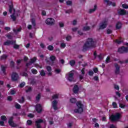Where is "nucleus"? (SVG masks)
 <instances>
[{
    "label": "nucleus",
    "instance_id": "obj_34",
    "mask_svg": "<svg viewBox=\"0 0 128 128\" xmlns=\"http://www.w3.org/2000/svg\"><path fill=\"white\" fill-rule=\"evenodd\" d=\"M12 8H14V6L12 5H10L9 6V12L12 14Z\"/></svg>",
    "mask_w": 128,
    "mask_h": 128
},
{
    "label": "nucleus",
    "instance_id": "obj_51",
    "mask_svg": "<svg viewBox=\"0 0 128 128\" xmlns=\"http://www.w3.org/2000/svg\"><path fill=\"white\" fill-rule=\"evenodd\" d=\"M110 56H108L106 60V64H108V62H110Z\"/></svg>",
    "mask_w": 128,
    "mask_h": 128
},
{
    "label": "nucleus",
    "instance_id": "obj_16",
    "mask_svg": "<svg viewBox=\"0 0 128 128\" xmlns=\"http://www.w3.org/2000/svg\"><path fill=\"white\" fill-rule=\"evenodd\" d=\"M94 58H96V56H98V58L102 60H104V57H102V54H100L99 55H98L96 54V51H95L94 53Z\"/></svg>",
    "mask_w": 128,
    "mask_h": 128
},
{
    "label": "nucleus",
    "instance_id": "obj_18",
    "mask_svg": "<svg viewBox=\"0 0 128 128\" xmlns=\"http://www.w3.org/2000/svg\"><path fill=\"white\" fill-rule=\"evenodd\" d=\"M18 102L20 104H24L26 102V99L24 96H22L20 99L18 100Z\"/></svg>",
    "mask_w": 128,
    "mask_h": 128
},
{
    "label": "nucleus",
    "instance_id": "obj_35",
    "mask_svg": "<svg viewBox=\"0 0 128 128\" xmlns=\"http://www.w3.org/2000/svg\"><path fill=\"white\" fill-rule=\"evenodd\" d=\"M112 106L114 108H118V104H116V102H113L112 104Z\"/></svg>",
    "mask_w": 128,
    "mask_h": 128
},
{
    "label": "nucleus",
    "instance_id": "obj_22",
    "mask_svg": "<svg viewBox=\"0 0 128 128\" xmlns=\"http://www.w3.org/2000/svg\"><path fill=\"white\" fill-rule=\"evenodd\" d=\"M14 107L16 110H20L22 108V106L18 102H15Z\"/></svg>",
    "mask_w": 128,
    "mask_h": 128
},
{
    "label": "nucleus",
    "instance_id": "obj_3",
    "mask_svg": "<svg viewBox=\"0 0 128 128\" xmlns=\"http://www.w3.org/2000/svg\"><path fill=\"white\" fill-rule=\"evenodd\" d=\"M120 118V113H116V114H112L110 116V120L111 122H118V120Z\"/></svg>",
    "mask_w": 128,
    "mask_h": 128
},
{
    "label": "nucleus",
    "instance_id": "obj_50",
    "mask_svg": "<svg viewBox=\"0 0 128 128\" xmlns=\"http://www.w3.org/2000/svg\"><path fill=\"white\" fill-rule=\"evenodd\" d=\"M66 40L68 42H70V40H72V36H67L66 37Z\"/></svg>",
    "mask_w": 128,
    "mask_h": 128
},
{
    "label": "nucleus",
    "instance_id": "obj_31",
    "mask_svg": "<svg viewBox=\"0 0 128 128\" xmlns=\"http://www.w3.org/2000/svg\"><path fill=\"white\" fill-rule=\"evenodd\" d=\"M36 62V57H34L33 58L30 59V62L31 64H34Z\"/></svg>",
    "mask_w": 128,
    "mask_h": 128
},
{
    "label": "nucleus",
    "instance_id": "obj_2",
    "mask_svg": "<svg viewBox=\"0 0 128 128\" xmlns=\"http://www.w3.org/2000/svg\"><path fill=\"white\" fill-rule=\"evenodd\" d=\"M76 106L78 108L74 110V112L76 114H82L84 112V104H82L81 101H78L76 102Z\"/></svg>",
    "mask_w": 128,
    "mask_h": 128
},
{
    "label": "nucleus",
    "instance_id": "obj_52",
    "mask_svg": "<svg viewBox=\"0 0 128 128\" xmlns=\"http://www.w3.org/2000/svg\"><path fill=\"white\" fill-rule=\"evenodd\" d=\"M70 12H72V9H70L66 11V14H70Z\"/></svg>",
    "mask_w": 128,
    "mask_h": 128
},
{
    "label": "nucleus",
    "instance_id": "obj_49",
    "mask_svg": "<svg viewBox=\"0 0 128 128\" xmlns=\"http://www.w3.org/2000/svg\"><path fill=\"white\" fill-rule=\"evenodd\" d=\"M27 124H28V126H32V121L30 120H28Z\"/></svg>",
    "mask_w": 128,
    "mask_h": 128
},
{
    "label": "nucleus",
    "instance_id": "obj_20",
    "mask_svg": "<svg viewBox=\"0 0 128 128\" xmlns=\"http://www.w3.org/2000/svg\"><path fill=\"white\" fill-rule=\"evenodd\" d=\"M97 6L96 5L94 6V8L93 9H90L89 10V14H92L94 12H96V10Z\"/></svg>",
    "mask_w": 128,
    "mask_h": 128
},
{
    "label": "nucleus",
    "instance_id": "obj_41",
    "mask_svg": "<svg viewBox=\"0 0 128 128\" xmlns=\"http://www.w3.org/2000/svg\"><path fill=\"white\" fill-rule=\"evenodd\" d=\"M32 24L33 26H36V20L34 18L32 20Z\"/></svg>",
    "mask_w": 128,
    "mask_h": 128
},
{
    "label": "nucleus",
    "instance_id": "obj_44",
    "mask_svg": "<svg viewBox=\"0 0 128 128\" xmlns=\"http://www.w3.org/2000/svg\"><path fill=\"white\" fill-rule=\"evenodd\" d=\"M1 120L4 122H6V116H1Z\"/></svg>",
    "mask_w": 128,
    "mask_h": 128
},
{
    "label": "nucleus",
    "instance_id": "obj_26",
    "mask_svg": "<svg viewBox=\"0 0 128 128\" xmlns=\"http://www.w3.org/2000/svg\"><path fill=\"white\" fill-rule=\"evenodd\" d=\"M70 102H72V104H76V98H72L70 99Z\"/></svg>",
    "mask_w": 128,
    "mask_h": 128
},
{
    "label": "nucleus",
    "instance_id": "obj_4",
    "mask_svg": "<svg viewBox=\"0 0 128 128\" xmlns=\"http://www.w3.org/2000/svg\"><path fill=\"white\" fill-rule=\"evenodd\" d=\"M117 52L119 54H126L128 52V47H124L122 46L119 48Z\"/></svg>",
    "mask_w": 128,
    "mask_h": 128
},
{
    "label": "nucleus",
    "instance_id": "obj_63",
    "mask_svg": "<svg viewBox=\"0 0 128 128\" xmlns=\"http://www.w3.org/2000/svg\"><path fill=\"white\" fill-rule=\"evenodd\" d=\"M22 76H23L28 77V73H26V72H23Z\"/></svg>",
    "mask_w": 128,
    "mask_h": 128
},
{
    "label": "nucleus",
    "instance_id": "obj_38",
    "mask_svg": "<svg viewBox=\"0 0 128 128\" xmlns=\"http://www.w3.org/2000/svg\"><path fill=\"white\" fill-rule=\"evenodd\" d=\"M52 98L53 100H56V98H58V94H56L52 96Z\"/></svg>",
    "mask_w": 128,
    "mask_h": 128
},
{
    "label": "nucleus",
    "instance_id": "obj_21",
    "mask_svg": "<svg viewBox=\"0 0 128 128\" xmlns=\"http://www.w3.org/2000/svg\"><path fill=\"white\" fill-rule=\"evenodd\" d=\"M8 56L7 55H6V54H4L0 57V60H6L8 58Z\"/></svg>",
    "mask_w": 128,
    "mask_h": 128
},
{
    "label": "nucleus",
    "instance_id": "obj_55",
    "mask_svg": "<svg viewBox=\"0 0 128 128\" xmlns=\"http://www.w3.org/2000/svg\"><path fill=\"white\" fill-rule=\"evenodd\" d=\"M106 32L108 34H110L112 32V30H110V29H108Z\"/></svg>",
    "mask_w": 128,
    "mask_h": 128
},
{
    "label": "nucleus",
    "instance_id": "obj_36",
    "mask_svg": "<svg viewBox=\"0 0 128 128\" xmlns=\"http://www.w3.org/2000/svg\"><path fill=\"white\" fill-rule=\"evenodd\" d=\"M32 72L33 74H38V70L36 69H32Z\"/></svg>",
    "mask_w": 128,
    "mask_h": 128
},
{
    "label": "nucleus",
    "instance_id": "obj_6",
    "mask_svg": "<svg viewBox=\"0 0 128 128\" xmlns=\"http://www.w3.org/2000/svg\"><path fill=\"white\" fill-rule=\"evenodd\" d=\"M8 122L10 126L12 128H16V125L14 122V117L11 116Z\"/></svg>",
    "mask_w": 128,
    "mask_h": 128
},
{
    "label": "nucleus",
    "instance_id": "obj_13",
    "mask_svg": "<svg viewBox=\"0 0 128 128\" xmlns=\"http://www.w3.org/2000/svg\"><path fill=\"white\" fill-rule=\"evenodd\" d=\"M16 42V40H8L7 41L4 42V46H10V44H14Z\"/></svg>",
    "mask_w": 128,
    "mask_h": 128
},
{
    "label": "nucleus",
    "instance_id": "obj_61",
    "mask_svg": "<svg viewBox=\"0 0 128 128\" xmlns=\"http://www.w3.org/2000/svg\"><path fill=\"white\" fill-rule=\"evenodd\" d=\"M40 46L42 48H46V45H44V44L43 43H41L40 44Z\"/></svg>",
    "mask_w": 128,
    "mask_h": 128
},
{
    "label": "nucleus",
    "instance_id": "obj_25",
    "mask_svg": "<svg viewBox=\"0 0 128 128\" xmlns=\"http://www.w3.org/2000/svg\"><path fill=\"white\" fill-rule=\"evenodd\" d=\"M40 74L41 76H46V72H44V70H41L40 72Z\"/></svg>",
    "mask_w": 128,
    "mask_h": 128
},
{
    "label": "nucleus",
    "instance_id": "obj_46",
    "mask_svg": "<svg viewBox=\"0 0 128 128\" xmlns=\"http://www.w3.org/2000/svg\"><path fill=\"white\" fill-rule=\"evenodd\" d=\"M20 30H22V28H19L17 30H16V29L13 30V32H20Z\"/></svg>",
    "mask_w": 128,
    "mask_h": 128
},
{
    "label": "nucleus",
    "instance_id": "obj_15",
    "mask_svg": "<svg viewBox=\"0 0 128 128\" xmlns=\"http://www.w3.org/2000/svg\"><path fill=\"white\" fill-rule=\"evenodd\" d=\"M118 14H119V16H126L127 12L126 10H124V9L120 8L118 11Z\"/></svg>",
    "mask_w": 128,
    "mask_h": 128
},
{
    "label": "nucleus",
    "instance_id": "obj_28",
    "mask_svg": "<svg viewBox=\"0 0 128 128\" xmlns=\"http://www.w3.org/2000/svg\"><path fill=\"white\" fill-rule=\"evenodd\" d=\"M1 70H2L3 74H6V68L4 66H1Z\"/></svg>",
    "mask_w": 128,
    "mask_h": 128
},
{
    "label": "nucleus",
    "instance_id": "obj_27",
    "mask_svg": "<svg viewBox=\"0 0 128 128\" xmlns=\"http://www.w3.org/2000/svg\"><path fill=\"white\" fill-rule=\"evenodd\" d=\"M14 45V48L15 50H18L20 48V45H18L16 43L14 44H12Z\"/></svg>",
    "mask_w": 128,
    "mask_h": 128
},
{
    "label": "nucleus",
    "instance_id": "obj_1",
    "mask_svg": "<svg viewBox=\"0 0 128 128\" xmlns=\"http://www.w3.org/2000/svg\"><path fill=\"white\" fill-rule=\"evenodd\" d=\"M96 48V42L92 38H88L86 42L84 44L82 48V52H86L88 48Z\"/></svg>",
    "mask_w": 128,
    "mask_h": 128
},
{
    "label": "nucleus",
    "instance_id": "obj_10",
    "mask_svg": "<svg viewBox=\"0 0 128 128\" xmlns=\"http://www.w3.org/2000/svg\"><path fill=\"white\" fill-rule=\"evenodd\" d=\"M44 122V120L42 119H38V120L35 122V126H36V128H42V126H40V124H42Z\"/></svg>",
    "mask_w": 128,
    "mask_h": 128
},
{
    "label": "nucleus",
    "instance_id": "obj_33",
    "mask_svg": "<svg viewBox=\"0 0 128 128\" xmlns=\"http://www.w3.org/2000/svg\"><path fill=\"white\" fill-rule=\"evenodd\" d=\"M48 50H50V51L54 50V46L52 45H49L48 46Z\"/></svg>",
    "mask_w": 128,
    "mask_h": 128
},
{
    "label": "nucleus",
    "instance_id": "obj_7",
    "mask_svg": "<svg viewBox=\"0 0 128 128\" xmlns=\"http://www.w3.org/2000/svg\"><path fill=\"white\" fill-rule=\"evenodd\" d=\"M106 26H108V22L106 20H104L100 24L99 30H104V28H106Z\"/></svg>",
    "mask_w": 128,
    "mask_h": 128
},
{
    "label": "nucleus",
    "instance_id": "obj_32",
    "mask_svg": "<svg viewBox=\"0 0 128 128\" xmlns=\"http://www.w3.org/2000/svg\"><path fill=\"white\" fill-rule=\"evenodd\" d=\"M56 58L54 56H50V60H52V62H54V60H56Z\"/></svg>",
    "mask_w": 128,
    "mask_h": 128
},
{
    "label": "nucleus",
    "instance_id": "obj_9",
    "mask_svg": "<svg viewBox=\"0 0 128 128\" xmlns=\"http://www.w3.org/2000/svg\"><path fill=\"white\" fill-rule=\"evenodd\" d=\"M74 74L73 72L68 73V82H74Z\"/></svg>",
    "mask_w": 128,
    "mask_h": 128
},
{
    "label": "nucleus",
    "instance_id": "obj_57",
    "mask_svg": "<svg viewBox=\"0 0 128 128\" xmlns=\"http://www.w3.org/2000/svg\"><path fill=\"white\" fill-rule=\"evenodd\" d=\"M59 26H60V28H64V23H62V22H60Z\"/></svg>",
    "mask_w": 128,
    "mask_h": 128
},
{
    "label": "nucleus",
    "instance_id": "obj_43",
    "mask_svg": "<svg viewBox=\"0 0 128 128\" xmlns=\"http://www.w3.org/2000/svg\"><path fill=\"white\" fill-rule=\"evenodd\" d=\"M26 86V83L24 82H22L19 85L20 88H24Z\"/></svg>",
    "mask_w": 128,
    "mask_h": 128
},
{
    "label": "nucleus",
    "instance_id": "obj_29",
    "mask_svg": "<svg viewBox=\"0 0 128 128\" xmlns=\"http://www.w3.org/2000/svg\"><path fill=\"white\" fill-rule=\"evenodd\" d=\"M66 46V44L65 43L62 42L60 44V48H64Z\"/></svg>",
    "mask_w": 128,
    "mask_h": 128
},
{
    "label": "nucleus",
    "instance_id": "obj_37",
    "mask_svg": "<svg viewBox=\"0 0 128 128\" xmlns=\"http://www.w3.org/2000/svg\"><path fill=\"white\" fill-rule=\"evenodd\" d=\"M12 20L14 22L16 21V17L14 16V14H12L10 16Z\"/></svg>",
    "mask_w": 128,
    "mask_h": 128
},
{
    "label": "nucleus",
    "instance_id": "obj_47",
    "mask_svg": "<svg viewBox=\"0 0 128 128\" xmlns=\"http://www.w3.org/2000/svg\"><path fill=\"white\" fill-rule=\"evenodd\" d=\"M32 87H28V90H26V92H32Z\"/></svg>",
    "mask_w": 128,
    "mask_h": 128
},
{
    "label": "nucleus",
    "instance_id": "obj_54",
    "mask_svg": "<svg viewBox=\"0 0 128 128\" xmlns=\"http://www.w3.org/2000/svg\"><path fill=\"white\" fill-rule=\"evenodd\" d=\"M122 7L123 8H128V6L126 4H122Z\"/></svg>",
    "mask_w": 128,
    "mask_h": 128
},
{
    "label": "nucleus",
    "instance_id": "obj_56",
    "mask_svg": "<svg viewBox=\"0 0 128 128\" xmlns=\"http://www.w3.org/2000/svg\"><path fill=\"white\" fill-rule=\"evenodd\" d=\"M93 70L95 74H96L98 72V68H93Z\"/></svg>",
    "mask_w": 128,
    "mask_h": 128
},
{
    "label": "nucleus",
    "instance_id": "obj_23",
    "mask_svg": "<svg viewBox=\"0 0 128 128\" xmlns=\"http://www.w3.org/2000/svg\"><path fill=\"white\" fill-rule=\"evenodd\" d=\"M90 30V26H85L83 28V30L85 32H88V30Z\"/></svg>",
    "mask_w": 128,
    "mask_h": 128
},
{
    "label": "nucleus",
    "instance_id": "obj_17",
    "mask_svg": "<svg viewBox=\"0 0 128 128\" xmlns=\"http://www.w3.org/2000/svg\"><path fill=\"white\" fill-rule=\"evenodd\" d=\"M78 90H80V88L78 87V85L75 84L72 89L73 92L76 94L78 92Z\"/></svg>",
    "mask_w": 128,
    "mask_h": 128
},
{
    "label": "nucleus",
    "instance_id": "obj_11",
    "mask_svg": "<svg viewBox=\"0 0 128 128\" xmlns=\"http://www.w3.org/2000/svg\"><path fill=\"white\" fill-rule=\"evenodd\" d=\"M52 106L54 110H58V101L56 100H54L52 102Z\"/></svg>",
    "mask_w": 128,
    "mask_h": 128
},
{
    "label": "nucleus",
    "instance_id": "obj_24",
    "mask_svg": "<svg viewBox=\"0 0 128 128\" xmlns=\"http://www.w3.org/2000/svg\"><path fill=\"white\" fill-rule=\"evenodd\" d=\"M70 64L71 66H74L76 64V61L74 60H72L70 61Z\"/></svg>",
    "mask_w": 128,
    "mask_h": 128
},
{
    "label": "nucleus",
    "instance_id": "obj_39",
    "mask_svg": "<svg viewBox=\"0 0 128 128\" xmlns=\"http://www.w3.org/2000/svg\"><path fill=\"white\" fill-rule=\"evenodd\" d=\"M88 74V76H94V71L92 70H89Z\"/></svg>",
    "mask_w": 128,
    "mask_h": 128
},
{
    "label": "nucleus",
    "instance_id": "obj_48",
    "mask_svg": "<svg viewBox=\"0 0 128 128\" xmlns=\"http://www.w3.org/2000/svg\"><path fill=\"white\" fill-rule=\"evenodd\" d=\"M10 66H11V68H14V61L10 62Z\"/></svg>",
    "mask_w": 128,
    "mask_h": 128
},
{
    "label": "nucleus",
    "instance_id": "obj_5",
    "mask_svg": "<svg viewBox=\"0 0 128 128\" xmlns=\"http://www.w3.org/2000/svg\"><path fill=\"white\" fill-rule=\"evenodd\" d=\"M56 21L54 19L52 18H48L46 20V24H48V26H54Z\"/></svg>",
    "mask_w": 128,
    "mask_h": 128
},
{
    "label": "nucleus",
    "instance_id": "obj_42",
    "mask_svg": "<svg viewBox=\"0 0 128 128\" xmlns=\"http://www.w3.org/2000/svg\"><path fill=\"white\" fill-rule=\"evenodd\" d=\"M46 70L48 72H52V67L50 66H46Z\"/></svg>",
    "mask_w": 128,
    "mask_h": 128
},
{
    "label": "nucleus",
    "instance_id": "obj_45",
    "mask_svg": "<svg viewBox=\"0 0 128 128\" xmlns=\"http://www.w3.org/2000/svg\"><path fill=\"white\" fill-rule=\"evenodd\" d=\"M66 4L67 6H72V1H70V0H68L66 2Z\"/></svg>",
    "mask_w": 128,
    "mask_h": 128
},
{
    "label": "nucleus",
    "instance_id": "obj_14",
    "mask_svg": "<svg viewBox=\"0 0 128 128\" xmlns=\"http://www.w3.org/2000/svg\"><path fill=\"white\" fill-rule=\"evenodd\" d=\"M114 66L116 68V70L114 71L115 74H120V67L119 66L118 64L116 63L114 64Z\"/></svg>",
    "mask_w": 128,
    "mask_h": 128
},
{
    "label": "nucleus",
    "instance_id": "obj_12",
    "mask_svg": "<svg viewBox=\"0 0 128 128\" xmlns=\"http://www.w3.org/2000/svg\"><path fill=\"white\" fill-rule=\"evenodd\" d=\"M11 78L12 82H16L18 80V74L16 72H13Z\"/></svg>",
    "mask_w": 128,
    "mask_h": 128
},
{
    "label": "nucleus",
    "instance_id": "obj_8",
    "mask_svg": "<svg viewBox=\"0 0 128 128\" xmlns=\"http://www.w3.org/2000/svg\"><path fill=\"white\" fill-rule=\"evenodd\" d=\"M36 110L38 114H40L42 112V107L40 104H37L35 106Z\"/></svg>",
    "mask_w": 128,
    "mask_h": 128
},
{
    "label": "nucleus",
    "instance_id": "obj_40",
    "mask_svg": "<svg viewBox=\"0 0 128 128\" xmlns=\"http://www.w3.org/2000/svg\"><path fill=\"white\" fill-rule=\"evenodd\" d=\"M105 2H106L108 6H111L112 5V2H110V0H104Z\"/></svg>",
    "mask_w": 128,
    "mask_h": 128
},
{
    "label": "nucleus",
    "instance_id": "obj_58",
    "mask_svg": "<svg viewBox=\"0 0 128 128\" xmlns=\"http://www.w3.org/2000/svg\"><path fill=\"white\" fill-rule=\"evenodd\" d=\"M28 118H34V116L32 114H28Z\"/></svg>",
    "mask_w": 128,
    "mask_h": 128
},
{
    "label": "nucleus",
    "instance_id": "obj_59",
    "mask_svg": "<svg viewBox=\"0 0 128 128\" xmlns=\"http://www.w3.org/2000/svg\"><path fill=\"white\" fill-rule=\"evenodd\" d=\"M10 94H16V91H14V90H12L10 92Z\"/></svg>",
    "mask_w": 128,
    "mask_h": 128
},
{
    "label": "nucleus",
    "instance_id": "obj_62",
    "mask_svg": "<svg viewBox=\"0 0 128 128\" xmlns=\"http://www.w3.org/2000/svg\"><path fill=\"white\" fill-rule=\"evenodd\" d=\"M84 70H85V68H82L81 70V72L82 74H86V72H84Z\"/></svg>",
    "mask_w": 128,
    "mask_h": 128
},
{
    "label": "nucleus",
    "instance_id": "obj_60",
    "mask_svg": "<svg viewBox=\"0 0 128 128\" xmlns=\"http://www.w3.org/2000/svg\"><path fill=\"white\" fill-rule=\"evenodd\" d=\"M55 72H56V74H60V69H56Z\"/></svg>",
    "mask_w": 128,
    "mask_h": 128
},
{
    "label": "nucleus",
    "instance_id": "obj_30",
    "mask_svg": "<svg viewBox=\"0 0 128 128\" xmlns=\"http://www.w3.org/2000/svg\"><path fill=\"white\" fill-rule=\"evenodd\" d=\"M36 102H40V94H38L36 96Z\"/></svg>",
    "mask_w": 128,
    "mask_h": 128
},
{
    "label": "nucleus",
    "instance_id": "obj_53",
    "mask_svg": "<svg viewBox=\"0 0 128 128\" xmlns=\"http://www.w3.org/2000/svg\"><path fill=\"white\" fill-rule=\"evenodd\" d=\"M120 108H126V105L122 104H120Z\"/></svg>",
    "mask_w": 128,
    "mask_h": 128
},
{
    "label": "nucleus",
    "instance_id": "obj_19",
    "mask_svg": "<svg viewBox=\"0 0 128 128\" xmlns=\"http://www.w3.org/2000/svg\"><path fill=\"white\" fill-rule=\"evenodd\" d=\"M122 28V23L120 22H118L116 24V29L120 30Z\"/></svg>",
    "mask_w": 128,
    "mask_h": 128
},
{
    "label": "nucleus",
    "instance_id": "obj_64",
    "mask_svg": "<svg viewBox=\"0 0 128 128\" xmlns=\"http://www.w3.org/2000/svg\"><path fill=\"white\" fill-rule=\"evenodd\" d=\"M4 30H8L10 32V28L6 26L4 28Z\"/></svg>",
    "mask_w": 128,
    "mask_h": 128
}]
</instances>
